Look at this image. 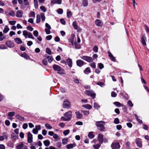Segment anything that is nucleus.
Masks as SVG:
<instances>
[{
  "instance_id": "obj_28",
  "label": "nucleus",
  "mask_w": 149,
  "mask_h": 149,
  "mask_svg": "<svg viewBox=\"0 0 149 149\" xmlns=\"http://www.w3.org/2000/svg\"><path fill=\"white\" fill-rule=\"evenodd\" d=\"M17 136H18L17 134H15L14 133H13L11 134L12 138L13 139H14V140H16V139H17V138H18Z\"/></svg>"
},
{
  "instance_id": "obj_16",
  "label": "nucleus",
  "mask_w": 149,
  "mask_h": 149,
  "mask_svg": "<svg viewBox=\"0 0 149 149\" xmlns=\"http://www.w3.org/2000/svg\"><path fill=\"white\" fill-rule=\"evenodd\" d=\"M76 63H77V65L79 67H81L82 65H83L84 62L82 60H80V59H79V60H77V61H76Z\"/></svg>"
},
{
  "instance_id": "obj_37",
  "label": "nucleus",
  "mask_w": 149,
  "mask_h": 149,
  "mask_svg": "<svg viewBox=\"0 0 149 149\" xmlns=\"http://www.w3.org/2000/svg\"><path fill=\"white\" fill-rule=\"evenodd\" d=\"M29 16L30 17H35V13L34 11L31 12L29 14Z\"/></svg>"
},
{
  "instance_id": "obj_10",
  "label": "nucleus",
  "mask_w": 149,
  "mask_h": 149,
  "mask_svg": "<svg viewBox=\"0 0 149 149\" xmlns=\"http://www.w3.org/2000/svg\"><path fill=\"white\" fill-rule=\"evenodd\" d=\"M135 142L138 147L141 148L142 147V143L141 142V139H140L137 138L136 139Z\"/></svg>"
},
{
  "instance_id": "obj_61",
  "label": "nucleus",
  "mask_w": 149,
  "mask_h": 149,
  "mask_svg": "<svg viewBox=\"0 0 149 149\" xmlns=\"http://www.w3.org/2000/svg\"><path fill=\"white\" fill-rule=\"evenodd\" d=\"M32 132L33 133L35 134H38V131L36 128H34Z\"/></svg>"
},
{
  "instance_id": "obj_1",
  "label": "nucleus",
  "mask_w": 149,
  "mask_h": 149,
  "mask_svg": "<svg viewBox=\"0 0 149 149\" xmlns=\"http://www.w3.org/2000/svg\"><path fill=\"white\" fill-rule=\"evenodd\" d=\"M72 114L71 111H69L64 114V116H62L61 118L62 120L67 121L70 120L72 117Z\"/></svg>"
},
{
  "instance_id": "obj_43",
  "label": "nucleus",
  "mask_w": 149,
  "mask_h": 149,
  "mask_svg": "<svg viewBox=\"0 0 149 149\" xmlns=\"http://www.w3.org/2000/svg\"><path fill=\"white\" fill-rule=\"evenodd\" d=\"M127 104L130 107H132L133 106V104H132V101L130 100H129L128 101Z\"/></svg>"
},
{
  "instance_id": "obj_14",
  "label": "nucleus",
  "mask_w": 149,
  "mask_h": 149,
  "mask_svg": "<svg viewBox=\"0 0 149 149\" xmlns=\"http://www.w3.org/2000/svg\"><path fill=\"white\" fill-rule=\"evenodd\" d=\"M23 14V12L21 10H19L17 11L16 14V16L18 17H22Z\"/></svg>"
},
{
  "instance_id": "obj_58",
  "label": "nucleus",
  "mask_w": 149,
  "mask_h": 149,
  "mask_svg": "<svg viewBox=\"0 0 149 149\" xmlns=\"http://www.w3.org/2000/svg\"><path fill=\"white\" fill-rule=\"evenodd\" d=\"M114 123L116 124H117L119 123V120L118 118H115L114 121Z\"/></svg>"
},
{
  "instance_id": "obj_31",
  "label": "nucleus",
  "mask_w": 149,
  "mask_h": 149,
  "mask_svg": "<svg viewBox=\"0 0 149 149\" xmlns=\"http://www.w3.org/2000/svg\"><path fill=\"white\" fill-rule=\"evenodd\" d=\"M9 29L8 28L7 26L6 25L3 30V32L4 33H6L9 31Z\"/></svg>"
},
{
  "instance_id": "obj_24",
  "label": "nucleus",
  "mask_w": 149,
  "mask_h": 149,
  "mask_svg": "<svg viewBox=\"0 0 149 149\" xmlns=\"http://www.w3.org/2000/svg\"><path fill=\"white\" fill-rule=\"evenodd\" d=\"M93 132H90L88 134V136L90 139H92L94 137V135L93 134Z\"/></svg>"
},
{
  "instance_id": "obj_8",
  "label": "nucleus",
  "mask_w": 149,
  "mask_h": 149,
  "mask_svg": "<svg viewBox=\"0 0 149 149\" xmlns=\"http://www.w3.org/2000/svg\"><path fill=\"white\" fill-rule=\"evenodd\" d=\"M111 147L112 149H118L120 147V145L118 142L113 143L111 145Z\"/></svg>"
},
{
  "instance_id": "obj_51",
  "label": "nucleus",
  "mask_w": 149,
  "mask_h": 149,
  "mask_svg": "<svg viewBox=\"0 0 149 149\" xmlns=\"http://www.w3.org/2000/svg\"><path fill=\"white\" fill-rule=\"evenodd\" d=\"M72 15L71 12L70 11L67 12V17L68 18H70Z\"/></svg>"
},
{
  "instance_id": "obj_27",
  "label": "nucleus",
  "mask_w": 149,
  "mask_h": 149,
  "mask_svg": "<svg viewBox=\"0 0 149 149\" xmlns=\"http://www.w3.org/2000/svg\"><path fill=\"white\" fill-rule=\"evenodd\" d=\"M43 143L44 145L46 146H48L50 144V142L49 140H47L44 141Z\"/></svg>"
},
{
  "instance_id": "obj_21",
  "label": "nucleus",
  "mask_w": 149,
  "mask_h": 149,
  "mask_svg": "<svg viewBox=\"0 0 149 149\" xmlns=\"http://www.w3.org/2000/svg\"><path fill=\"white\" fill-rule=\"evenodd\" d=\"M15 41L17 44H21L22 43V41L19 38H16L14 39Z\"/></svg>"
},
{
  "instance_id": "obj_26",
  "label": "nucleus",
  "mask_w": 149,
  "mask_h": 149,
  "mask_svg": "<svg viewBox=\"0 0 149 149\" xmlns=\"http://www.w3.org/2000/svg\"><path fill=\"white\" fill-rule=\"evenodd\" d=\"M6 36L3 35L2 32H0V41H2L3 39H5Z\"/></svg>"
},
{
  "instance_id": "obj_45",
  "label": "nucleus",
  "mask_w": 149,
  "mask_h": 149,
  "mask_svg": "<svg viewBox=\"0 0 149 149\" xmlns=\"http://www.w3.org/2000/svg\"><path fill=\"white\" fill-rule=\"evenodd\" d=\"M98 67L100 69H102L104 68V65L102 63H99L97 64Z\"/></svg>"
},
{
  "instance_id": "obj_3",
  "label": "nucleus",
  "mask_w": 149,
  "mask_h": 149,
  "mask_svg": "<svg viewBox=\"0 0 149 149\" xmlns=\"http://www.w3.org/2000/svg\"><path fill=\"white\" fill-rule=\"evenodd\" d=\"M23 35L25 38L28 37L29 38L34 39V37L32 34L30 32H28L26 30H24L23 31Z\"/></svg>"
},
{
  "instance_id": "obj_36",
  "label": "nucleus",
  "mask_w": 149,
  "mask_h": 149,
  "mask_svg": "<svg viewBox=\"0 0 149 149\" xmlns=\"http://www.w3.org/2000/svg\"><path fill=\"white\" fill-rule=\"evenodd\" d=\"M68 139L67 138L62 139V143L63 145L66 144L67 143Z\"/></svg>"
},
{
  "instance_id": "obj_11",
  "label": "nucleus",
  "mask_w": 149,
  "mask_h": 149,
  "mask_svg": "<svg viewBox=\"0 0 149 149\" xmlns=\"http://www.w3.org/2000/svg\"><path fill=\"white\" fill-rule=\"evenodd\" d=\"M98 140L100 144H102L103 141V135L101 134H99L98 135Z\"/></svg>"
},
{
  "instance_id": "obj_30",
  "label": "nucleus",
  "mask_w": 149,
  "mask_h": 149,
  "mask_svg": "<svg viewBox=\"0 0 149 149\" xmlns=\"http://www.w3.org/2000/svg\"><path fill=\"white\" fill-rule=\"evenodd\" d=\"M82 107L86 108L88 109H91L92 108V106L91 105L88 104H86L85 105H82Z\"/></svg>"
},
{
  "instance_id": "obj_44",
  "label": "nucleus",
  "mask_w": 149,
  "mask_h": 149,
  "mask_svg": "<svg viewBox=\"0 0 149 149\" xmlns=\"http://www.w3.org/2000/svg\"><path fill=\"white\" fill-rule=\"evenodd\" d=\"M47 58L48 59V62L50 63H51L53 60L52 57L50 56H49L47 57Z\"/></svg>"
},
{
  "instance_id": "obj_38",
  "label": "nucleus",
  "mask_w": 149,
  "mask_h": 149,
  "mask_svg": "<svg viewBox=\"0 0 149 149\" xmlns=\"http://www.w3.org/2000/svg\"><path fill=\"white\" fill-rule=\"evenodd\" d=\"M100 143H97L96 145H94L93 146V148L95 149H98L101 146Z\"/></svg>"
},
{
  "instance_id": "obj_54",
  "label": "nucleus",
  "mask_w": 149,
  "mask_h": 149,
  "mask_svg": "<svg viewBox=\"0 0 149 149\" xmlns=\"http://www.w3.org/2000/svg\"><path fill=\"white\" fill-rule=\"evenodd\" d=\"M98 47L97 46H95L93 48V50L95 52L97 53L98 52Z\"/></svg>"
},
{
  "instance_id": "obj_56",
  "label": "nucleus",
  "mask_w": 149,
  "mask_h": 149,
  "mask_svg": "<svg viewBox=\"0 0 149 149\" xmlns=\"http://www.w3.org/2000/svg\"><path fill=\"white\" fill-rule=\"evenodd\" d=\"M33 34L34 36L37 37L38 36V32L37 30L33 31Z\"/></svg>"
},
{
  "instance_id": "obj_60",
  "label": "nucleus",
  "mask_w": 149,
  "mask_h": 149,
  "mask_svg": "<svg viewBox=\"0 0 149 149\" xmlns=\"http://www.w3.org/2000/svg\"><path fill=\"white\" fill-rule=\"evenodd\" d=\"M26 29L31 31H33V28L31 26H27L26 27Z\"/></svg>"
},
{
  "instance_id": "obj_32",
  "label": "nucleus",
  "mask_w": 149,
  "mask_h": 149,
  "mask_svg": "<svg viewBox=\"0 0 149 149\" xmlns=\"http://www.w3.org/2000/svg\"><path fill=\"white\" fill-rule=\"evenodd\" d=\"M74 46H75V48L76 49H79L81 47V46L79 44H78L76 42H74Z\"/></svg>"
},
{
  "instance_id": "obj_35",
  "label": "nucleus",
  "mask_w": 149,
  "mask_h": 149,
  "mask_svg": "<svg viewBox=\"0 0 149 149\" xmlns=\"http://www.w3.org/2000/svg\"><path fill=\"white\" fill-rule=\"evenodd\" d=\"M40 17L41 18L42 21L44 22L45 20V14L43 13H41L40 15Z\"/></svg>"
},
{
  "instance_id": "obj_25",
  "label": "nucleus",
  "mask_w": 149,
  "mask_h": 149,
  "mask_svg": "<svg viewBox=\"0 0 149 149\" xmlns=\"http://www.w3.org/2000/svg\"><path fill=\"white\" fill-rule=\"evenodd\" d=\"M15 116L18 119L21 121H23L24 119V117L20 116L19 115H16Z\"/></svg>"
},
{
  "instance_id": "obj_53",
  "label": "nucleus",
  "mask_w": 149,
  "mask_h": 149,
  "mask_svg": "<svg viewBox=\"0 0 149 149\" xmlns=\"http://www.w3.org/2000/svg\"><path fill=\"white\" fill-rule=\"evenodd\" d=\"M114 104L118 107H121L122 106L121 104L118 102H114Z\"/></svg>"
},
{
  "instance_id": "obj_59",
  "label": "nucleus",
  "mask_w": 149,
  "mask_h": 149,
  "mask_svg": "<svg viewBox=\"0 0 149 149\" xmlns=\"http://www.w3.org/2000/svg\"><path fill=\"white\" fill-rule=\"evenodd\" d=\"M15 114V113L14 112H9L8 113V115L10 116H13Z\"/></svg>"
},
{
  "instance_id": "obj_23",
  "label": "nucleus",
  "mask_w": 149,
  "mask_h": 149,
  "mask_svg": "<svg viewBox=\"0 0 149 149\" xmlns=\"http://www.w3.org/2000/svg\"><path fill=\"white\" fill-rule=\"evenodd\" d=\"M76 144L74 143V144H70L67 145L66 146V148L68 149H70V148H72L73 147H75L76 146Z\"/></svg>"
},
{
  "instance_id": "obj_46",
  "label": "nucleus",
  "mask_w": 149,
  "mask_h": 149,
  "mask_svg": "<svg viewBox=\"0 0 149 149\" xmlns=\"http://www.w3.org/2000/svg\"><path fill=\"white\" fill-rule=\"evenodd\" d=\"M34 3L35 8H37L38 7V0H34Z\"/></svg>"
},
{
  "instance_id": "obj_15",
  "label": "nucleus",
  "mask_w": 149,
  "mask_h": 149,
  "mask_svg": "<svg viewBox=\"0 0 149 149\" xmlns=\"http://www.w3.org/2000/svg\"><path fill=\"white\" fill-rule=\"evenodd\" d=\"M6 45L9 47H13L14 46V43L11 41H7L6 42Z\"/></svg>"
},
{
  "instance_id": "obj_12",
  "label": "nucleus",
  "mask_w": 149,
  "mask_h": 149,
  "mask_svg": "<svg viewBox=\"0 0 149 149\" xmlns=\"http://www.w3.org/2000/svg\"><path fill=\"white\" fill-rule=\"evenodd\" d=\"M146 38L145 36V35H143L141 38V42L142 45L144 46H145L146 45Z\"/></svg>"
},
{
  "instance_id": "obj_63",
  "label": "nucleus",
  "mask_w": 149,
  "mask_h": 149,
  "mask_svg": "<svg viewBox=\"0 0 149 149\" xmlns=\"http://www.w3.org/2000/svg\"><path fill=\"white\" fill-rule=\"evenodd\" d=\"M53 138L56 139H59L58 137L57 134H54L53 136Z\"/></svg>"
},
{
  "instance_id": "obj_17",
  "label": "nucleus",
  "mask_w": 149,
  "mask_h": 149,
  "mask_svg": "<svg viewBox=\"0 0 149 149\" xmlns=\"http://www.w3.org/2000/svg\"><path fill=\"white\" fill-rule=\"evenodd\" d=\"M62 2L61 0H51V3L53 4H61Z\"/></svg>"
},
{
  "instance_id": "obj_6",
  "label": "nucleus",
  "mask_w": 149,
  "mask_h": 149,
  "mask_svg": "<svg viewBox=\"0 0 149 149\" xmlns=\"http://www.w3.org/2000/svg\"><path fill=\"white\" fill-rule=\"evenodd\" d=\"M81 58L82 59L88 62H92L93 61V60L92 58L90 56H83Z\"/></svg>"
},
{
  "instance_id": "obj_40",
  "label": "nucleus",
  "mask_w": 149,
  "mask_h": 149,
  "mask_svg": "<svg viewBox=\"0 0 149 149\" xmlns=\"http://www.w3.org/2000/svg\"><path fill=\"white\" fill-rule=\"evenodd\" d=\"M45 126L48 129H51L52 127L48 123H46L45 124Z\"/></svg>"
},
{
  "instance_id": "obj_33",
  "label": "nucleus",
  "mask_w": 149,
  "mask_h": 149,
  "mask_svg": "<svg viewBox=\"0 0 149 149\" xmlns=\"http://www.w3.org/2000/svg\"><path fill=\"white\" fill-rule=\"evenodd\" d=\"M72 25L75 29H78V26L77 24V22L76 21H74L73 22Z\"/></svg>"
},
{
  "instance_id": "obj_13",
  "label": "nucleus",
  "mask_w": 149,
  "mask_h": 149,
  "mask_svg": "<svg viewBox=\"0 0 149 149\" xmlns=\"http://www.w3.org/2000/svg\"><path fill=\"white\" fill-rule=\"evenodd\" d=\"M96 25L97 26H102L103 25V22L100 20L97 19L95 21Z\"/></svg>"
},
{
  "instance_id": "obj_5",
  "label": "nucleus",
  "mask_w": 149,
  "mask_h": 149,
  "mask_svg": "<svg viewBox=\"0 0 149 149\" xmlns=\"http://www.w3.org/2000/svg\"><path fill=\"white\" fill-rule=\"evenodd\" d=\"M85 93L87 95L90 96L93 98L95 97V94L91 90H86L85 92Z\"/></svg>"
},
{
  "instance_id": "obj_18",
  "label": "nucleus",
  "mask_w": 149,
  "mask_h": 149,
  "mask_svg": "<svg viewBox=\"0 0 149 149\" xmlns=\"http://www.w3.org/2000/svg\"><path fill=\"white\" fill-rule=\"evenodd\" d=\"M24 146L23 143L21 142L16 146V148L17 149H22V148L23 149Z\"/></svg>"
},
{
  "instance_id": "obj_50",
  "label": "nucleus",
  "mask_w": 149,
  "mask_h": 149,
  "mask_svg": "<svg viewBox=\"0 0 149 149\" xmlns=\"http://www.w3.org/2000/svg\"><path fill=\"white\" fill-rule=\"evenodd\" d=\"M94 107L96 109H98L100 108V107L98 104L95 103L94 104Z\"/></svg>"
},
{
  "instance_id": "obj_2",
  "label": "nucleus",
  "mask_w": 149,
  "mask_h": 149,
  "mask_svg": "<svg viewBox=\"0 0 149 149\" xmlns=\"http://www.w3.org/2000/svg\"><path fill=\"white\" fill-rule=\"evenodd\" d=\"M95 124L98 129L101 131H104L105 129L104 125L105 122L103 121H97Z\"/></svg>"
},
{
  "instance_id": "obj_22",
  "label": "nucleus",
  "mask_w": 149,
  "mask_h": 149,
  "mask_svg": "<svg viewBox=\"0 0 149 149\" xmlns=\"http://www.w3.org/2000/svg\"><path fill=\"white\" fill-rule=\"evenodd\" d=\"M75 114L76 115V118H81L83 116L82 114L80 113L79 112H76Z\"/></svg>"
},
{
  "instance_id": "obj_57",
  "label": "nucleus",
  "mask_w": 149,
  "mask_h": 149,
  "mask_svg": "<svg viewBox=\"0 0 149 149\" xmlns=\"http://www.w3.org/2000/svg\"><path fill=\"white\" fill-rule=\"evenodd\" d=\"M57 12L60 14H61L63 13V10L62 9L59 8L57 10Z\"/></svg>"
},
{
  "instance_id": "obj_19",
  "label": "nucleus",
  "mask_w": 149,
  "mask_h": 149,
  "mask_svg": "<svg viewBox=\"0 0 149 149\" xmlns=\"http://www.w3.org/2000/svg\"><path fill=\"white\" fill-rule=\"evenodd\" d=\"M108 53L109 54V56L111 60L113 61H115L116 60L115 57L111 54L109 52H108Z\"/></svg>"
},
{
  "instance_id": "obj_29",
  "label": "nucleus",
  "mask_w": 149,
  "mask_h": 149,
  "mask_svg": "<svg viewBox=\"0 0 149 149\" xmlns=\"http://www.w3.org/2000/svg\"><path fill=\"white\" fill-rule=\"evenodd\" d=\"M21 56L26 59H29L30 57L29 56L25 53L23 54H21Z\"/></svg>"
},
{
  "instance_id": "obj_64",
  "label": "nucleus",
  "mask_w": 149,
  "mask_h": 149,
  "mask_svg": "<svg viewBox=\"0 0 149 149\" xmlns=\"http://www.w3.org/2000/svg\"><path fill=\"white\" fill-rule=\"evenodd\" d=\"M74 36L75 35L74 34H73L72 35V38L70 40V41L71 43L74 42Z\"/></svg>"
},
{
  "instance_id": "obj_34",
  "label": "nucleus",
  "mask_w": 149,
  "mask_h": 149,
  "mask_svg": "<svg viewBox=\"0 0 149 149\" xmlns=\"http://www.w3.org/2000/svg\"><path fill=\"white\" fill-rule=\"evenodd\" d=\"M40 15H38L36 16V23H39L40 21Z\"/></svg>"
},
{
  "instance_id": "obj_62",
  "label": "nucleus",
  "mask_w": 149,
  "mask_h": 149,
  "mask_svg": "<svg viewBox=\"0 0 149 149\" xmlns=\"http://www.w3.org/2000/svg\"><path fill=\"white\" fill-rule=\"evenodd\" d=\"M117 95V94L114 92L112 91L111 93V96L112 97H115Z\"/></svg>"
},
{
  "instance_id": "obj_41",
  "label": "nucleus",
  "mask_w": 149,
  "mask_h": 149,
  "mask_svg": "<svg viewBox=\"0 0 149 149\" xmlns=\"http://www.w3.org/2000/svg\"><path fill=\"white\" fill-rule=\"evenodd\" d=\"M8 15L13 17H14L15 16V13L13 11L11 10L8 13Z\"/></svg>"
},
{
  "instance_id": "obj_48",
  "label": "nucleus",
  "mask_w": 149,
  "mask_h": 149,
  "mask_svg": "<svg viewBox=\"0 0 149 149\" xmlns=\"http://www.w3.org/2000/svg\"><path fill=\"white\" fill-rule=\"evenodd\" d=\"M91 70L90 68L89 67H88L86 68L84 71V72L85 73H86L87 72H88L89 73L91 72Z\"/></svg>"
},
{
  "instance_id": "obj_49",
  "label": "nucleus",
  "mask_w": 149,
  "mask_h": 149,
  "mask_svg": "<svg viewBox=\"0 0 149 149\" xmlns=\"http://www.w3.org/2000/svg\"><path fill=\"white\" fill-rule=\"evenodd\" d=\"M135 117L136 119L137 120L139 123H142V120H140V119H139L138 116H137V115L136 114H134Z\"/></svg>"
},
{
  "instance_id": "obj_9",
  "label": "nucleus",
  "mask_w": 149,
  "mask_h": 149,
  "mask_svg": "<svg viewBox=\"0 0 149 149\" xmlns=\"http://www.w3.org/2000/svg\"><path fill=\"white\" fill-rule=\"evenodd\" d=\"M27 141L29 143L33 142V135L30 132L28 133Z\"/></svg>"
},
{
  "instance_id": "obj_55",
  "label": "nucleus",
  "mask_w": 149,
  "mask_h": 149,
  "mask_svg": "<svg viewBox=\"0 0 149 149\" xmlns=\"http://www.w3.org/2000/svg\"><path fill=\"white\" fill-rule=\"evenodd\" d=\"M69 132L70 130H66L64 131L63 134L65 136H66L69 133Z\"/></svg>"
},
{
  "instance_id": "obj_20",
  "label": "nucleus",
  "mask_w": 149,
  "mask_h": 149,
  "mask_svg": "<svg viewBox=\"0 0 149 149\" xmlns=\"http://www.w3.org/2000/svg\"><path fill=\"white\" fill-rule=\"evenodd\" d=\"M66 62L69 67H71L72 66V61L70 58H68L66 60Z\"/></svg>"
},
{
  "instance_id": "obj_42",
  "label": "nucleus",
  "mask_w": 149,
  "mask_h": 149,
  "mask_svg": "<svg viewBox=\"0 0 149 149\" xmlns=\"http://www.w3.org/2000/svg\"><path fill=\"white\" fill-rule=\"evenodd\" d=\"M40 8L41 10L44 12H45L47 11L46 9L44 6H41L40 7Z\"/></svg>"
},
{
  "instance_id": "obj_4",
  "label": "nucleus",
  "mask_w": 149,
  "mask_h": 149,
  "mask_svg": "<svg viewBox=\"0 0 149 149\" xmlns=\"http://www.w3.org/2000/svg\"><path fill=\"white\" fill-rule=\"evenodd\" d=\"M53 68L54 70L59 72L58 73L61 74L63 73V70L61 69V67L58 65L55 64L54 65H53Z\"/></svg>"
},
{
  "instance_id": "obj_47",
  "label": "nucleus",
  "mask_w": 149,
  "mask_h": 149,
  "mask_svg": "<svg viewBox=\"0 0 149 149\" xmlns=\"http://www.w3.org/2000/svg\"><path fill=\"white\" fill-rule=\"evenodd\" d=\"M46 53L50 55L52 54V52L51 50L48 48L47 47L46 48Z\"/></svg>"
},
{
  "instance_id": "obj_39",
  "label": "nucleus",
  "mask_w": 149,
  "mask_h": 149,
  "mask_svg": "<svg viewBox=\"0 0 149 149\" xmlns=\"http://www.w3.org/2000/svg\"><path fill=\"white\" fill-rule=\"evenodd\" d=\"M82 4L84 6H86L88 4L87 0H83Z\"/></svg>"
},
{
  "instance_id": "obj_52",
  "label": "nucleus",
  "mask_w": 149,
  "mask_h": 149,
  "mask_svg": "<svg viewBox=\"0 0 149 149\" xmlns=\"http://www.w3.org/2000/svg\"><path fill=\"white\" fill-rule=\"evenodd\" d=\"M51 29H48V28H46L45 29V31L46 32V33L48 34L50 33V30Z\"/></svg>"
},
{
  "instance_id": "obj_7",
  "label": "nucleus",
  "mask_w": 149,
  "mask_h": 149,
  "mask_svg": "<svg viewBox=\"0 0 149 149\" xmlns=\"http://www.w3.org/2000/svg\"><path fill=\"white\" fill-rule=\"evenodd\" d=\"M63 106L64 108L68 109L70 107L71 105L70 102L67 100H65L63 102Z\"/></svg>"
}]
</instances>
